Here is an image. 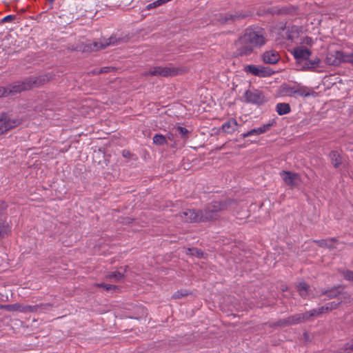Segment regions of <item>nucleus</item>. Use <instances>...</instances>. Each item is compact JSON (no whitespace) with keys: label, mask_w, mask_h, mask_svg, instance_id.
I'll list each match as a JSON object with an SVG mask.
<instances>
[{"label":"nucleus","mask_w":353,"mask_h":353,"mask_svg":"<svg viewBox=\"0 0 353 353\" xmlns=\"http://www.w3.org/2000/svg\"><path fill=\"white\" fill-rule=\"evenodd\" d=\"M265 43L264 30L260 27L249 28L243 35L234 41L235 57L249 56L254 52L255 48Z\"/></svg>","instance_id":"f257e3e1"},{"label":"nucleus","mask_w":353,"mask_h":353,"mask_svg":"<svg viewBox=\"0 0 353 353\" xmlns=\"http://www.w3.org/2000/svg\"><path fill=\"white\" fill-rule=\"evenodd\" d=\"M236 201L227 198L219 201H212L208 203L203 209L199 210L201 223L214 221L220 219V212L228 210L231 206L236 205Z\"/></svg>","instance_id":"f03ea898"},{"label":"nucleus","mask_w":353,"mask_h":353,"mask_svg":"<svg viewBox=\"0 0 353 353\" xmlns=\"http://www.w3.org/2000/svg\"><path fill=\"white\" fill-rule=\"evenodd\" d=\"M252 15V12L249 10L227 12L216 14V20L221 25H232L240 22Z\"/></svg>","instance_id":"7ed1b4c3"},{"label":"nucleus","mask_w":353,"mask_h":353,"mask_svg":"<svg viewBox=\"0 0 353 353\" xmlns=\"http://www.w3.org/2000/svg\"><path fill=\"white\" fill-rule=\"evenodd\" d=\"M244 101L247 103L256 105L258 107L263 105L268 101V98L263 92L259 89L247 90L245 91Z\"/></svg>","instance_id":"20e7f679"},{"label":"nucleus","mask_w":353,"mask_h":353,"mask_svg":"<svg viewBox=\"0 0 353 353\" xmlns=\"http://www.w3.org/2000/svg\"><path fill=\"white\" fill-rule=\"evenodd\" d=\"M9 112H3L0 114V134L14 128L22 123L21 119H12Z\"/></svg>","instance_id":"39448f33"},{"label":"nucleus","mask_w":353,"mask_h":353,"mask_svg":"<svg viewBox=\"0 0 353 353\" xmlns=\"http://www.w3.org/2000/svg\"><path fill=\"white\" fill-rule=\"evenodd\" d=\"M243 70L248 74H252L258 77H268L274 74V71L270 67L256 65H247Z\"/></svg>","instance_id":"423d86ee"},{"label":"nucleus","mask_w":353,"mask_h":353,"mask_svg":"<svg viewBox=\"0 0 353 353\" xmlns=\"http://www.w3.org/2000/svg\"><path fill=\"white\" fill-rule=\"evenodd\" d=\"M53 78V74L47 73L38 77L30 76L27 77L26 84H28L30 90L34 87H39L49 82Z\"/></svg>","instance_id":"0eeeda50"},{"label":"nucleus","mask_w":353,"mask_h":353,"mask_svg":"<svg viewBox=\"0 0 353 353\" xmlns=\"http://www.w3.org/2000/svg\"><path fill=\"white\" fill-rule=\"evenodd\" d=\"M176 216L185 223H201L199 210L186 209L185 211L179 213Z\"/></svg>","instance_id":"6e6552de"},{"label":"nucleus","mask_w":353,"mask_h":353,"mask_svg":"<svg viewBox=\"0 0 353 353\" xmlns=\"http://www.w3.org/2000/svg\"><path fill=\"white\" fill-rule=\"evenodd\" d=\"M281 176H282L285 183L291 189L296 188L300 185V176L297 173L283 170L281 172Z\"/></svg>","instance_id":"1a4fd4ad"},{"label":"nucleus","mask_w":353,"mask_h":353,"mask_svg":"<svg viewBox=\"0 0 353 353\" xmlns=\"http://www.w3.org/2000/svg\"><path fill=\"white\" fill-rule=\"evenodd\" d=\"M292 54L296 63L301 65L306 59H310L312 51L305 46H298L293 49Z\"/></svg>","instance_id":"9d476101"},{"label":"nucleus","mask_w":353,"mask_h":353,"mask_svg":"<svg viewBox=\"0 0 353 353\" xmlns=\"http://www.w3.org/2000/svg\"><path fill=\"white\" fill-rule=\"evenodd\" d=\"M148 74L150 76L172 77L177 74V70L174 68L154 67L151 68Z\"/></svg>","instance_id":"9b49d317"},{"label":"nucleus","mask_w":353,"mask_h":353,"mask_svg":"<svg viewBox=\"0 0 353 353\" xmlns=\"http://www.w3.org/2000/svg\"><path fill=\"white\" fill-rule=\"evenodd\" d=\"M27 78L23 81H15L7 85L9 96H14L25 90H29V85L26 84Z\"/></svg>","instance_id":"f8f14e48"},{"label":"nucleus","mask_w":353,"mask_h":353,"mask_svg":"<svg viewBox=\"0 0 353 353\" xmlns=\"http://www.w3.org/2000/svg\"><path fill=\"white\" fill-rule=\"evenodd\" d=\"M343 60V52L339 50H329L327 52L325 63L330 65L338 66Z\"/></svg>","instance_id":"ddd939ff"},{"label":"nucleus","mask_w":353,"mask_h":353,"mask_svg":"<svg viewBox=\"0 0 353 353\" xmlns=\"http://www.w3.org/2000/svg\"><path fill=\"white\" fill-rule=\"evenodd\" d=\"M276 125V122L275 119H273L270 120L268 123L264 124L259 128L252 129V130L248 131L247 132L242 134L241 136L243 138H245V137L252 136V135H259V134L267 132L268 131H269L271 129L272 127H273Z\"/></svg>","instance_id":"4468645a"},{"label":"nucleus","mask_w":353,"mask_h":353,"mask_svg":"<svg viewBox=\"0 0 353 353\" xmlns=\"http://www.w3.org/2000/svg\"><path fill=\"white\" fill-rule=\"evenodd\" d=\"M278 15L295 17L299 14L300 8L299 6L286 4L282 6H278Z\"/></svg>","instance_id":"2eb2a0df"},{"label":"nucleus","mask_w":353,"mask_h":353,"mask_svg":"<svg viewBox=\"0 0 353 353\" xmlns=\"http://www.w3.org/2000/svg\"><path fill=\"white\" fill-rule=\"evenodd\" d=\"M261 57L264 63L271 65L277 63L281 59L279 52L274 50L264 52L262 54Z\"/></svg>","instance_id":"dca6fc26"},{"label":"nucleus","mask_w":353,"mask_h":353,"mask_svg":"<svg viewBox=\"0 0 353 353\" xmlns=\"http://www.w3.org/2000/svg\"><path fill=\"white\" fill-rule=\"evenodd\" d=\"M109 158L110 155H106L101 149L94 152L93 161L94 163H97L98 165L101 166V168L108 166Z\"/></svg>","instance_id":"f3484780"},{"label":"nucleus","mask_w":353,"mask_h":353,"mask_svg":"<svg viewBox=\"0 0 353 353\" xmlns=\"http://www.w3.org/2000/svg\"><path fill=\"white\" fill-rule=\"evenodd\" d=\"M330 163L335 169H339L343 165V157L337 150H331L328 154Z\"/></svg>","instance_id":"a211bd4d"},{"label":"nucleus","mask_w":353,"mask_h":353,"mask_svg":"<svg viewBox=\"0 0 353 353\" xmlns=\"http://www.w3.org/2000/svg\"><path fill=\"white\" fill-rule=\"evenodd\" d=\"M129 39V37L127 35L117 36V34H113L110 38L107 39H105V41H106L108 47L109 46H117L120 43L128 42Z\"/></svg>","instance_id":"6ab92c4d"},{"label":"nucleus","mask_w":353,"mask_h":353,"mask_svg":"<svg viewBox=\"0 0 353 353\" xmlns=\"http://www.w3.org/2000/svg\"><path fill=\"white\" fill-rule=\"evenodd\" d=\"M52 307L50 303H41L35 305H23V312H36L39 310H48Z\"/></svg>","instance_id":"aec40b11"},{"label":"nucleus","mask_w":353,"mask_h":353,"mask_svg":"<svg viewBox=\"0 0 353 353\" xmlns=\"http://www.w3.org/2000/svg\"><path fill=\"white\" fill-rule=\"evenodd\" d=\"M321 294L326 295L328 299H332L338 298L340 294H347V292L337 290V287H333L329 289H322Z\"/></svg>","instance_id":"412c9836"},{"label":"nucleus","mask_w":353,"mask_h":353,"mask_svg":"<svg viewBox=\"0 0 353 353\" xmlns=\"http://www.w3.org/2000/svg\"><path fill=\"white\" fill-rule=\"evenodd\" d=\"M237 125L238 123L236 119H230L229 121L222 125L221 128L219 130V132L222 130L223 132L231 134L235 130Z\"/></svg>","instance_id":"4be33fe9"},{"label":"nucleus","mask_w":353,"mask_h":353,"mask_svg":"<svg viewBox=\"0 0 353 353\" xmlns=\"http://www.w3.org/2000/svg\"><path fill=\"white\" fill-rule=\"evenodd\" d=\"M278 6L272 7H260L257 10L259 16H268V15H278Z\"/></svg>","instance_id":"5701e85b"},{"label":"nucleus","mask_w":353,"mask_h":353,"mask_svg":"<svg viewBox=\"0 0 353 353\" xmlns=\"http://www.w3.org/2000/svg\"><path fill=\"white\" fill-rule=\"evenodd\" d=\"M336 238H330L327 239L314 240L313 242L318 245L319 247L327 248L330 250L334 249V243L336 242Z\"/></svg>","instance_id":"b1692460"},{"label":"nucleus","mask_w":353,"mask_h":353,"mask_svg":"<svg viewBox=\"0 0 353 353\" xmlns=\"http://www.w3.org/2000/svg\"><path fill=\"white\" fill-rule=\"evenodd\" d=\"M323 313H325V312L323 306L316 309H313L304 312L305 319L306 321H312L314 317L320 316Z\"/></svg>","instance_id":"393cba45"},{"label":"nucleus","mask_w":353,"mask_h":353,"mask_svg":"<svg viewBox=\"0 0 353 353\" xmlns=\"http://www.w3.org/2000/svg\"><path fill=\"white\" fill-rule=\"evenodd\" d=\"M308 88L306 86L301 85L299 84L297 86H295L294 94H297L301 97H307L310 95H313L316 94L314 91L308 92L307 91Z\"/></svg>","instance_id":"a878e982"},{"label":"nucleus","mask_w":353,"mask_h":353,"mask_svg":"<svg viewBox=\"0 0 353 353\" xmlns=\"http://www.w3.org/2000/svg\"><path fill=\"white\" fill-rule=\"evenodd\" d=\"M276 111L279 115L283 116L291 112V107L287 103H279L276 106Z\"/></svg>","instance_id":"bb28decb"},{"label":"nucleus","mask_w":353,"mask_h":353,"mask_svg":"<svg viewBox=\"0 0 353 353\" xmlns=\"http://www.w3.org/2000/svg\"><path fill=\"white\" fill-rule=\"evenodd\" d=\"M128 268V266H125L123 272L120 271H116V272H109L106 275V278L109 279H114L115 281H119L125 278V272H126V269Z\"/></svg>","instance_id":"cd10ccee"},{"label":"nucleus","mask_w":353,"mask_h":353,"mask_svg":"<svg viewBox=\"0 0 353 353\" xmlns=\"http://www.w3.org/2000/svg\"><path fill=\"white\" fill-rule=\"evenodd\" d=\"M288 323L290 325L299 324L303 322H305L304 313L296 314L295 315L288 317Z\"/></svg>","instance_id":"c85d7f7f"},{"label":"nucleus","mask_w":353,"mask_h":353,"mask_svg":"<svg viewBox=\"0 0 353 353\" xmlns=\"http://www.w3.org/2000/svg\"><path fill=\"white\" fill-rule=\"evenodd\" d=\"M11 230L8 223L6 222H0V239L8 236Z\"/></svg>","instance_id":"c756f323"},{"label":"nucleus","mask_w":353,"mask_h":353,"mask_svg":"<svg viewBox=\"0 0 353 353\" xmlns=\"http://www.w3.org/2000/svg\"><path fill=\"white\" fill-rule=\"evenodd\" d=\"M186 254L188 255L196 256L198 259H201L204 257V252L196 248H188L186 251Z\"/></svg>","instance_id":"7c9ffc66"},{"label":"nucleus","mask_w":353,"mask_h":353,"mask_svg":"<svg viewBox=\"0 0 353 353\" xmlns=\"http://www.w3.org/2000/svg\"><path fill=\"white\" fill-rule=\"evenodd\" d=\"M89 44L91 46L92 51H98L107 48V43L106 41H105V39L100 41L89 42Z\"/></svg>","instance_id":"2f4dec72"},{"label":"nucleus","mask_w":353,"mask_h":353,"mask_svg":"<svg viewBox=\"0 0 353 353\" xmlns=\"http://www.w3.org/2000/svg\"><path fill=\"white\" fill-rule=\"evenodd\" d=\"M153 143L157 145L167 144V138L161 134H156L152 138Z\"/></svg>","instance_id":"473e14b6"},{"label":"nucleus","mask_w":353,"mask_h":353,"mask_svg":"<svg viewBox=\"0 0 353 353\" xmlns=\"http://www.w3.org/2000/svg\"><path fill=\"white\" fill-rule=\"evenodd\" d=\"M76 50L77 51L81 52H92V48L89 43H78L76 44Z\"/></svg>","instance_id":"72a5a7b5"},{"label":"nucleus","mask_w":353,"mask_h":353,"mask_svg":"<svg viewBox=\"0 0 353 353\" xmlns=\"http://www.w3.org/2000/svg\"><path fill=\"white\" fill-rule=\"evenodd\" d=\"M310 286L305 282H301L297 285V289L301 296H306L308 294Z\"/></svg>","instance_id":"f704fd0d"},{"label":"nucleus","mask_w":353,"mask_h":353,"mask_svg":"<svg viewBox=\"0 0 353 353\" xmlns=\"http://www.w3.org/2000/svg\"><path fill=\"white\" fill-rule=\"evenodd\" d=\"M175 130L176 132L180 134L181 139L185 140L189 138V136L191 133L188 129L182 126H177L175 128Z\"/></svg>","instance_id":"c9c22d12"},{"label":"nucleus","mask_w":353,"mask_h":353,"mask_svg":"<svg viewBox=\"0 0 353 353\" xmlns=\"http://www.w3.org/2000/svg\"><path fill=\"white\" fill-rule=\"evenodd\" d=\"M301 70H310L314 71L316 68L314 65L313 64V61L311 59H306L301 65Z\"/></svg>","instance_id":"e433bc0d"},{"label":"nucleus","mask_w":353,"mask_h":353,"mask_svg":"<svg viewBox=\"0 0 353 353\" xmlns=\"http://www.w3.org/2000/svg\"><path fill=\"white\" fill-rule=\"evenodd\" d=\"M351 352H353V339L339 349V353H350Z\"/></svg>","instance_id":"4c0bfd02"},{"label":"nucleus","mask_w":353,"mask_h":353,"mask_svg":"<svg viewBox=\"0 0 353 353\" xmlns=\"http://www.w3.org/2000/svg\"><path fill=\"white\" fill-rule=\"evenodd\" d=\"M97 286L98 288H103L105 291H110V290H112L114 292H117V291L120 290L119 287L117 285L107 284V283H97Z\"/></svg>","instance_id":"58836bf2"},{"label":"nucleus","mask_w":353,"mask_h":353,"mask_svg":"<svg viewBox=\"0 0 353 353\" xmlns=\"http://www.w3.org/2000/svg\"><path fill=\"white\" fill-rule=\"evenodd\" d=\"M342 301H339L338 303H336L335 301L330 302L327 303L325 305L323 306L324 309V312H327L328 311H331L333 310L337 309L339 305L341 304Z\"/></svg>","instance_id":"ea45409f"},{"label":"nucleus","mask_w":353,"mask_h":353,"mask_svg":"<svg viewBox=\"0 0 353 353\" xmlns=\"http://www.w3.org/2000/svg\"><path fill=\"white\" fill-rule=\"evenodd\" d=\"M191 294L190 292L186 289L180 290L176 291L172 294V298L174 299H181L182 297L186 296L188 294Z\"/></svg>","instance_id":"a19ab883"},{"label":"nucleus","mask_w":353,"mask_h":353,"mask_svg":"<svg viewBox=\"0 0 353 353\" xmlns=\"http://www.w3.org/2000/svg\"><path fill=\"white\" fill-rule=\"evenodd\" d=\"M5 307L8 311H18L20 312H23V305L19 303L7 305L5 306Z\"/></svg>","instance_id":"79ce46f5"},{"label":"nucleus","mask_w":353,"mask_h":353,"mask_svg":"<svg viewBox=\"0 0 353 353\" xmlns=\"http://www.w3.org/2000/svg\"><path fill=\"white\" fill-rule=\"evenodd\" d=\"M282 90L288 95L294 94L295 86H290L288 84H283L282 85Z\"/></svg>","instance_id":"37998d69"},{"label":"nucleus","mask_w":353,"mask_h":353,"mask_svg":"<svg viewBox=\"0 0 353 353\" xmlns=\"http://www.w3.org/2000/svg\"><path fill=\"white\" fill-rule=\"evenodd\" d=\"M341 274L343 275V278L349 281H353V271L350 270H343Z\"/></svg>","instance_id":"c03bdc74"},{"label":"nucleus","mask_w":353,"mask_h":353,"mask_svg":"<svg viewBox=\"0 0 353 353\" xmlns=\"http://www.w3.org/2000/svg\"><path fill=\"white\" fill-rule=\"evenodd\" d=\"M343 63H348L353 65V52L349 54H345L343 52Z\"/></svg>","instance_id":"a18cd8bd"},{"label":"nucleus","mask_w":353,"mask_h":353,"mask_svg":"<svg viewBox=\"0 0 353 353\" xmlns=\"http://www.w3.org/2000/svg\"><path fill=\"white\" fill-rule=\"evenodd\" d=\"M115 70V68L114 67H103L97 72V74H101L103 73H108Z\"/></svg>","instance_id":"49530a36"},{"label":"nucleus","mask_w":353,"mask_h":353,"mask_svg":"<svg viewBox=\"0 0 353 353\" xmlns=\"http://www.w3.org/2000/svg\"><path fill=\"white\" fill-rule=\"evenodd\" d=\"M16 17H17L16 15H12V14L7 15V16L4 17L1 20V23H7V22H11V21H14L16 19Z\"/></svg>","instance_id":"de8ad7c7"},{"label":"nucleus","mask_w":353,"mask_h":353,"mask_svg":"<svg viewBox=\"0 0 353 353\" xmlns=\"http://www.w3.org/2000/svg\"><path fill=\"white\" fill-rule=\"evenodd\" d=\"M8 96H9V93L8 91L7 86L6 87H0V97H8Z\"/></svg>","instance_id":"09e8293b"},{"label":"nucleus","mask_w":353,"mask_h":353,"mask_svg":"<svg viewBox=\"0 0 353 353\" xmlns=\"http://www.w3.org/2000/svg\"><path fill=\"white\" fill-rule=\"evenodd\" d=\"M276 325L279 326H288L290 325V323H288V318H286L279 320L276 322Z\"/></svg>","instance_id":"8fccbe9b"},{"label":"nucleus","mask_w":353,"mask_h":353,"mask_svg":"<svg viewBox=\"0 0 353 353\" xmlns=\"http://www.w3.org/2000/svg\"><path fill=\"white\" fill-rule=\"evenodd\" d=\"M312 60L316 68L320 66L321 61L319 57H315L314 59Z\"/></svg>","instance_id":"3c124183"},{"label":"nucleus","mask_w":353,"mask_h":353,"mask_svg":"<svg viewBox=\"0 0 353 353\" xmlns=\"http://www.w3.org/2000/svg\"><path fill=\"white\" fill-rule=\"evenodd\" d=\"M165 137L167 138V141H174L175 135L172 132H168L167 134V135L165 136Z\"/></svg>","instance_id":"603ef678"},{"label":"nucleus","mask_w":353,"mask_h":353,"mask_svg":"<svg viewBox=\"0 0 353 353\" xmlns=\"http://www.w3.org/2000/svg\"><path fill=\"white\" fill-rule=\"evenodd\" d=\"M122 155L125 158H130L132 154L129 150H123L122 151Z\"/></svg>","instance_id":"864d4df0"},{"label":"nucleus","mask_w":353,"mask_h":353,"mask_svg":"<svg viewBox=\"0 0 353 353\" xmlns=\"http://www.w3.org/2000/svg\"><path fill=\"white\" fill-rule=\"evenodd\" d=\"M312 39L311 37H305L303 39V43L307 44V45H309V46H311L312 45Z\"/></svg>","instance_id":"5fc2aeb1"},{"label":"nucleus","mask_w":353,"mask_h":353,"mask_svg":"<svg viewBox=\"0 0 353 353\" xmlns=\"http://www.w3.org/2000/svg\"><path fill=\"white\" fill-rule=\"evenodd\" d=\"M67 49L70 51H77L76 45H68Z\"/></svg>","instance_id":"6e6d98bb"},{"label":"nucleus","mask_w":353,"mask_h":353,"mask_svg":"<svg viewBox=\"0 0 353 353\" xmlns=\"http://www.w3.org/2000/svg\"><path fill=\"white\" fill-rule=\"evenodd\" d=\"M334 287H337V290H340L339 289L342 288H345V285H335Z\"/></svg>","instance_id":"4d7b16f0"},{"label":"nucleus","mask_w":353,"mask_h":353,"mask_svg":"<svg viewBox=\"0 0 353 353\" xmlns=\"http://www.w3.org/2000/svg\"><path fill=\"white\" fill-rule=\"evenodd\" d=\"M97 72H98V70H93V73H94V74H97Z\"/></svg>","instance_id":"13d9d810"},{"label":"nucleus","mask_w":353,"mask_h":353,"mask_svg":"<svg viewBox=\"0 0 353 353\" xmlns=\"http://www.w3.org/2000/svg\"><path fill=\"white\" fill-rule=\"evenodd\" d=\"M292 28V30H293V29H296V30H297V29H298V27H297V26H293Z\"/></svg>","instance_id":"bf43d9fd"},{"label":"nucleus","mask_w":353,"mask_h":353,"mask_svg":"<svg viewBox=\"0 0 353 353\" xmlns=\"http://www.w3.org/2000/svg\"><path fill=\"white\" fill-rule=\"evenodd\" d=\"M176 145V143L174 142L172 145H171V147L174 148Z\"/></svg>","instance_id":"052dcab7"},{"label":"nucleus","mask_w":353,"mask_h":353,"mask_svg":"<svg viewBox=\"0 0 353 353\" xmlns=\"http://www.w3.org/2000/svg\"><path fill=\"white\" fill-rule=\"evenodd\" d=\"M46 1L50 2V3H52L54 0H46Z\"/></svg>","instance_id":"680f3d73"},{"label":"nucleus","mask_w":353,"mask_h":353,"mask_svg":"<svg viewBox=\"0 0 353 353\" xmlns=\"http://www.w3.org/2000/svg\"><path fill=\"white\" fill-rule=\"evenodd\" d=\"M286 290H287V287L286 288H283V291H285Z\"/></svg>","instance_id":"e2e57ef3"},{"label":"nucleus","mask_w":353,"mask_h":353,"mask_svg":"<svg viewBox=\"0 0 353 353\" xmlns=\"http://www.w3.org/2000/svg\"><path fill=\"white\" fill-rule=\"evenodd\" d=\"M286 290H287V287L286 288H283V291H285Z\"/></svg>","instance_id":"0e129e2a"},{"label":"nucleus","mask_w":353,"mask_h":353,"mask_svg":"<svg viewBox=\"0 0 353 353\" xmlns=\"http://www.w3.org/2000/svg\"><path fill=\"white\" fill-rule=\"evenodd\" d=\"M288 39H291V37H290V35H289V36H288Z\"/></svg>","instance_id":"69168bd1"}]
</instances>
